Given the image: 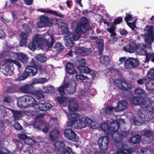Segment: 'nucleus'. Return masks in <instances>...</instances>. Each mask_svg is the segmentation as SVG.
I'll return each mask as SVG.
<instances>
[{
    "mask_svg": "<svg viewBox=\"0 0 154 154\" xmlns=\"http://www.w3.org/2000/svg\"><path fill=\"white\" fill-rule=\"evenodd\" d=\"M125 123L124 120L122 119L115 120L111 119L110 121L108 120L101 123L99 125L100 128L105 133L107 134H112L114 140L117 142L116 146L118 150L116 154H127L131 153L132 151L131 149L127 150L125 149L126 146L122 143L118 142L122 139L120 136H118L116 133H113L117 131L119 124Z\"/></svg>",
    "mask_w": 154,
    "mask_h": 154,
    "instance_id": "f257e3e1",
    "label": "nucleus"
},
{
    "mask_svg": "<svg viewBox=\"0 0 154 154\" xmlns=\"http://www.w3.org/2000/svg\"><path fill=\"white\" fill-rule=\"evenodd\" d=\"M67 116L69 120L67 124L69 127L72 126L73 124L75 128L79 129L87 126L93 129H96L98 127V124L97 122L92 121L88 118L82 117L77 113H68Z\"/></svg>",
    "mask_w": 154,
    "mask_h": 154,
    "instance_id": "f03ea898",
    "label": "nucleus"
},
{
    "mask_svg": "<svg viewBox=\"0 0 154 154\" xmlns=\"http://www.w3.org/2000/svg\"><path fill=\"white\" fill-rule=\"evenodd\" d=\"M81 23L77 24L75 32L73 33H70L65 37V40L66 41V44L68 47H72L73 45V40L76 41L79 40L82 33V29L86 30L88 25L86 18L82 17L81 19Z\"/></svg>",
    "mask_w": 154,
    "mask_h": 154,
    "instance_id": "7ed1b4c3",
    "label": "nucleus"
},
{
    "mask_svg": "<svg viewBox=\"0 0 154 154\" xmlns=\"http://www.w3.org/2000/svg\"><path fill=\"white\" fill-rule=\"evenodd\" d=\"M54 42L52 35L46 34L45 38H43L42 35H36L33 37V42L29 44L28 47L30 50L34 51L36 48L41 46L43 44L50 48L53 45Z\"/></svg>",
    "mask_w": 154,
    "mask_h": 154,
    "instance_id": "20e7f679",
    "label": "nucleus"
},
{
    "mask_svg": "<svg viewBox=\"0 0 154 154\" xmlns=\"http://www.w3.org/2000/svg\"><path fill=\"white\" fill-rule=\"evenodd\" d=\"M13 63L16 65L19 68L21 67V64L18 61L12 59L7 60L0 66V75H1V73H2L5 75H11L13 71Z\"/></svg>",
    "mask_w": 154,
    "mask_h": 154,
    "instance_id": "39448f33",
    "label": "nucleus"
},
{
    "mask_svg": "<svg viewBox=\"0 0 154 154\" xmlns=\"http://www.w3.org/2000/svg\"><path fill=\"white\" fill-rule=\"evenodd\" d=\"M18 107L20 108H27L32 107L35 109L34 106H36V100L32 97L29 96H24L19 98L17 102Z\"/></svg>",
    "mask_w": 154,
    "mask_h": 154,
    "instance_id": "423d86ee",
    "label": "nucleus"
},
{
    "mask_svg": "<svg viewBox=\"0 0 154 154\" xmlns=\"http://www.w3.org/2000/svg\"><path fill=\"white\" fill-rule=\"evenodd\" d=\"M57 101L60 103H63L65 106H68L70 112L77 111L79 107L76 102L72 98H67L65 97H58L56 98Z\"/></svg>",
    "mask_w": 154,
    "mask_h": 154,
    "instance_id": "0eeeda50",
    "label": "nucleus"
},
{
    "mask_svg": "<svg viewBox=\"0 0 154 154\" xmlns=\"http://www.w3.org/2000/svg\"><path fill=\"white\" fill-rule=\"evenodd\" d=\"M57 101L60 103H63L65 106H68L70 112L77 111L79 107L76 102L72 98H67L65 97H58L56 98Z\"/></svg>",
    "mask_w": 154,
    "mask_h": 154,
    "instance_id": "6e6552de",
    "label": "nucleus"
},
{
    "mask_svg": "<svg viewBox=\"0 0 154 154\" xmlns=\"http://www.w3.org/2000/svg\"><path fill=\"white\" fill-rule=\"evenodd\" d=\"M38 69L40 71L42 70V66L38 65L35 67L31 66H27L25 69L23 75L20 76L16 80L21 81L25 79L29 75L34 76L37 73Z\"/></svg>",
    "mask_w": 154,
    "mask_h": 154,
    "instance_id": "1a4fd4ad",
    "label": "nucleus"
},
{
    "mask_svg": "<svg viewBox=\"0 0 154 154\" xmlns=\"http://www.w3.org/2000/svg\"><path fill=\"white\" fill-rule=\"evenodd\" d=\"M63 142L58 141L54 145V149L59 154H76L73 152L71 149L67 146L64 147Z\"/></svg>",
    "mask_w": 154,
    "mask_h": 154,
    "instance_id": "9d476101",
    "label": "nucleus"
},
{
    "mask_svg": "<svg viewBox=\"0 0 154 154\" xmlns=\"http://www.w3.org/2000/svg\"><path fill=\"white\" fill-rule=\"evenodd\" d=\"M146 30L147 31V33L142 35L145 39L146 46L147 47H149L154 40L152 35V26L147 27Z\"/></svg>",
    "mask_w": 154,
    "mask_h": 154,
    "instance_id": "9b49d317",
    "label": "nucleus"
},
{
    "mask_svg": "<svg viewBox=\"0 0 154 154\" xmlns=\"http://www.w3.org/2000/svg\"><path fill=\"white\" fill-rule=\"evenodd\" d=\"M113 82L114 85L119 89L123 91H127L131 89L132 88V86L131 85L127 84L125 82L119 79L114 80Z\"/></svg>",
    "mask_w": 154,
    "mask_h": 154,
    "instance_id": "f8f14e48",
    "label": "nucleus"
},
{
    "mask_svg": "<svg viewBox=\"0 0 154 154\" xmlns=\"http://www.w3.org/2000/svg\"><path fill=\"white\" fill-rule=\"evenodd\" d=\"M139 64L138 60L137 59L131 57L128 59L124 63L125 68L128 69L137 67Z\"/></svg>",
    "mask_w": 154,
    "mask_h": 154,
    "instance_id": "ddd939ff",
    "label": "nucleus"
},
{
    "mask_svg": "<svg viewBox=\"0 0 154 154\" xmlns=\"http://www.w3.org/2000/svg\"><path fill=\"white\" fill-rule=\"evenodd\" d=\"M31 115L32 116H36L35 122V125H37V128H40L42 125L45 126V123L42 120V118L44 116V115L40 113L38 115V112L36 110H35L31 112Z\"/></svg>",
    "mask_w": 154,
    "mask_h": 154,
    "instance_id": "4468645a",
    "label": "nucleus"
},
{
    "mask_svg": "<svg viewBox=\"0 0 154 154\" xmlns=\"http://www.w3.org/2000/svg\"><path fill=\"white\" fill-rule=\"evenodd\" d=\"M40 21L38 23L37 26L41 28L44 26H50L53 23V20L46 17L42 16L40 17Z\"/></svg>",
    "mask_w": 154,
    "mask_h": 154,
    "instance_id": "2eb2a0df",
    "label": "nucleus"
},
{
    "mask_svg": "<svg viewBox=\"0 0 154 154\" xmlns=\"http://www.w3.org/2000/svg\"><path fill=\"white\" fill-rule=\"evenodd\" d=\"M10 54L11 57L17 59L23 63H26L28 62V58L27 56L23 53L11 52Z\"/></svg>",
    "mask_w": 154,
    "mask_h": 154,
    "instance_id": "dca6fc26",
    "label": "nucleus"
},
{
    "mask_svg": "<svg viewBox=\"0 0 154 154\" xmlns=\"http://www.w3.org/2000/svg\"><path fill=\"white\" fill-rule=\"evenodd\" d=\"M109 141L108 137L106 136H101L98 140V146L100 147H102L103 149H106L108 148V144Z\"/></svg>",
    "mask_w": 154,
    "mask_h": 154,
    "instance_id": "f3484780",
    "label": "nucleus"
},
{
    "mask_svg": "<svg viewBox=\"0 0 154 154\" xmlns=\"http://www.w3.org/2000/svg\"><path fill=\"white\" fill-rule=\"evenodd\" d=\"M140 112H142L141 114H140L139 112V115L140 116V117L142 119V120L145 121H149L152 119L153 116L152 115V114L151 113V112L148 111V112L146 109H141L140 110Z\"/></svg>",
    "mask_w": 154,
    "mask_h": 154,
    "instance_id": "a211bd4d",
    "label": "nucleus"
},
{
    "mask_svg": "<svg viewBox=\"0 0 154 154\" xmlns=\"http://www.w3.org/2000/svg\"><path fill=\"white\" fill-rule=\"evenodd\" d=\"M107 31L110 33V38L109 41L111 44H113L117 40L116 36V34L115 32V26L112 25L110 27L107 29Z\"/></svg>",
    "mask_w": 154,
    "mask_h": 154,
    "instance_id": "6ab92c4d",
    "label": "nucleus"
},
{
    "mask_svg": "<svg viewBox=\"0 0 154 154\" xmlns=\"http://www.w3.org/2000/svg\"><path fill=\"white\" fill-rule=\"evenodd\" d=\"M64 136L68 139L74 141L76 136L75 132L71 129H66L64 133Z\"/></svg>",
    "mask_w": 154,
    "mask_h": 154,
    "instance_id": "aec40b11",
    "label": "nucleus"
},
{
    "mask_svg": "<svg viewBox=\"0 0 154 154\" xmlns=\"http://www.w3.org/2000/svg\"><path fill=\"white\" fill-rule=\"evenodd\" d=\"M34 107L35 109H39L41 110L45 111L51 108L52 106L49 103H40L38 104H37L36 106H35Z\"/></svg>",
    "mask_w": 154,
    "mask_h": 154,
    "instance_id": "412c9836",
    "label": "nucleus"
},
{
    "mask_svg": "<svg viewBox=\"0 0 154 154\" xmlns=\"http://www.w3.org/2000/svg\"><path fill=\"white\" fill-rule=\"evenodd\" d=\"M127 107V103L124 100H122L119 102L116 107L115 108L116 112H119L125 109Z\"/></svg>",
    "mask_w": 154,
    "mask_h": 154,
    "instance_id": "4be33fe9",
    "label": "nucleus"
},
{
    "mask_svg": "<svg viewBox=\"0 0 154 154\" xmlns=\"http://www.w3.org/2000/svg\"><path fill=\"white\" fill-rule=\"evenodd\" d=\"M9 112L13 113V110L8 108H5L3 106H0V118L2 119L4 118L7 115V112L9 113Z\"/></svg>",
    "mask_w": 154,
    "mask_h": 154,
    "instance_id": "5701e85b",
    "label": "nucleus"
},
{
    "mask_svg": "<svg viewBox=\"0 0 154 154\" xmlns=\"http://www.w3.org/2000/svg\"><path fill=\"white\" fill-rule=\"evenodd\" d=\"M75 52L78 54H81L82 55H88L91 53V50L90 49L85 48L82 47L77 48Z\"/></svg>",
    "mask_w": 154,
    "mask_h": 154,
    "instance_id": "b1692460",
    "label": "nucleus"
},
{
    "mask_svg": "<svg viewBox=\"0 0 154 154\" xmlns=\"http://www.w3.org/2000/svg\"><path fill=\"white\" fill-rule=\"evenodd\" d=\"M124 50L130 53H133L137 49V46L134 43H130L123 48Z\"/></svg>",
    "mask_w": 154,
    "mask_h": 154,
    "instance_id": "393cba45",
    "label": "nucleus"
},
{
    "mask_svg": "<svg viewBox=\"0 0 154 154\" xmlns=\"http://www.w3.org/2000/svg\"><path fill=\"white\" fill-rule=\"evenodd\" d=\"M145 85L146 90L150 93L154 94V80H149Z\"/></svg>",
    "mask_w": 154,
    "mask_h": 154,
    "instance_id": "a878e982",
    "label": "nucleus"
},
{
    "mask_svg": "<svg viewBox=\"0 0 154 154\" xmlns=\"http://www.w3.org/2000/svg\"><path fill=\"white\" fill-rule=\"evenodd\" d=\"M20 45L22 46L25 45L27 44L28 37L27 32H21L20 35Z\"/></svg>",
    "mask_w": 154,
    "mask_h": 154,
    "instance_id": "bb28decb",
    "label": "nucleus"
},
{
    "mask_svg": "<svg viewBox=\"0 0 154 154\" xmlns=\"http://www.w3.org/2000/svg\"><path fill=\"white\" fill-rule=\"evenodd\" d=\"M38 10L42 12L48 13L50 14H54L60 17H64L63 15L60 14L59 12L51 10L41 9H38Z\"/></svg>",
    "mask_w": 154,
    "mask_h": 154,
    "instance_id": "cd10ccee",
    "label": "nucleus"
},
{
    "mask_svg": "<svg viewBox=\"0 0 154 154\" xmlns=\"http://www.w3.org/2000/svg\"><path fill=\"white\" fill-rule=\"evenodd\" d=\"M111 61V58L108 56L102 55L100 58V63L104 65L109 64Z\"/></svg>",
    "mask_w": 154,
    "mask_h": 154,
    "instance_id": "c85d7f7f",
    "label": "nucleus"
},
{
    "mask_svg": "<svg viewBox=\"0 0 154 154\" xmlns=\"http://www.w3.org/2000/svg\"><path fill=\"white\" fill-rule=\"evenodd\" d=\"M135 94L138 97L143 99L146 97V94L143 90L140 88H137L135 91Z\"/></svg>",
    "mask_w": 154,
    "mask_h": 154,
    "instance_id": "c756f323",
    "label": "nucleus"
},
{
    "mask_svg": "<svg viewBox=\"0 0 154 154\" xmlns=\"http://www.w3.org/2000/svg\"><path fill=\"white\" fill-rule=\"evenodd\" d=\"M67 72L70 74H73L76 73L77 71L75 69L73 65L70 63H67L66 66Z\"/></svg>",
    "mask_w": 154,
    "mask_h": 154,
    "instance_id": "7c9ffc66",
    "label": "nucleus"
},
{
    "mask_svg": "<svg viewBox=\"0 0 154 154\" xmlns=\"http://www.w3.org/2000/svg\"><path fill=\"white\" fill-rule=\"evenodd\" d=\"M145 100L138 97H134L132 100L133 104L136 105L145 104Z\"/></svg>",
    "mask_w": 154,
    "mask_h": 154,
    "instance_id": "2f4dec72",
    "label": "nucleus"
},
{
    "mask_svg": "<svg viewBox=\"0 0 154 154\" xmlns=\"http://www.w3.org/2000/svg\"><path fill=\"white\" fill-rule=\"evenodd\" d=\"M20 90L23 92L32 94L30 85H26L22 86L20 88Z\"/></svg>",
    "mask_w": 154,
    "mask_h": 154,
    "instance_id": "473e14b6",
    "label": "nucleus"
},
{
    "mask_svg": "<svg viewBox=\"0 0 154 154\" xmlns=\"http://www.w3.org/2000/svg\"><path fill=\"white\" fill-rule=\"evenodd\" d=\"M60 132L57 130L52 131L50 134V137L52 140H56L59 136Z\"/></svg>",
    "mask_w": 154,
    "mask_h": 154,
    "instance_id": "72a5a7b5",
    "label": "nucleus"
},
{
    "mask_svg": "<svg viewBox=\"0 0 154 154\" xmlns=\"http://www.w3.org/2000/svg\"><path fill=\"white\" fill-rule=\"evenodd\" d=\"M43 89L45 93L49 94L52 93L55 91L54 87L51 85L44 87Z\"/></svg>",
    "mask_w": 154,
    "mask_h": 154,
    "instance_id": "f704fd0d",
    "label": "nucleus"
},
{
    "mask_svg": "<svg viewBox=\"0 0 154 154\" xmlns=\"http://www.w3.org/2000/svg\"><path fill=\"white\" fill-rule=\"evenodd\" d=\"M115 108L111 105H107L104 107L102 111L104 113L106 114H109L111 113L113 109Z\"/></svg>",
    "mask_w": 154,
    "mask_h": 154,
    "instance_id": "c9c22d12",
    "label": "nucleus"
},
{
    "mask_svg": "<svg viewBox=\"0 0 154 154\" xmlns=\"http://www.w3.org/2000/svg\"><path fill=\"white\" fill-rule=\"evenodd\" d=\"M141 137L139 135L133 137L129 140L130 143H137L140 141Z\"/></svg>",
    "mask_w": 154,
    "mask_h": 154,
    "instance_id": "e433bc0d",
    "label": "nucleus"
},
{
    "mask_svg": "<svg viewBox=\"0 0 154 154\" xmlns=\"http://www.w3.org/2000/svg\"><path fill=\"white\" fill-rule=\"evenodd\" d=\"M78 69L81 73H89L91 71V70L89 68L84 66H79Z\"/></svg>",
    "mask_w": 154,
    "mask_h": 154,
    "instance_id": "4c0bfd02",
    "label": "nucleus"
},
{
    "mask_svg": "<svg viewBox=\"0 0 154 154\" xmlns=\"http://www.w3.org/2000/svg\"><path fill=\"white\" fill-rule=\"evenodd\" d=\"M150 60L154 62V54L153 53H149L146 54V59L145 62H148Z\"/></svg>",
    "mask_w": 154,
    "mask_h": 154,
    "instance_id": "58836bf2",
    "label": "nucleus"
},
{
    "mask_svg": "<svg viewBox=\"0 0 154 154\" xmlns=\"http://www.w3.org/2000/svg\"><path fill=\"white\" fill-rule=\"evenodd\" d=\"M152 133L149 131H145L144 133V135L146 137V143H148L151 142L150 140V136H151Z\"/></svg>",
    "mask_w": 154,
    "mask_h": 154,
    "instance_id": "ea45409f",
    "label": "nucleus"
},
{
    "mask_svg": "<svg viewBox=\"0 0 154 154\" xmlns=\"http://www.w3.org/2000/svg\"><path fill=\"white\" fill-rule=\"evenodd\" d=\"M96 42L98 45V46L100 51H101L103 48V39H98L96 41Z\"/></svg>",
    "mask_w": 154,
    "mask_h": 154,
    "instance_id": "a19ab883",
    "label": "nucleus"
},
{
    "mask_svg": "<svg viewBox=\"0 0 154 154\" xmlns=\"http://www.w3.org/2000/svg\"><path fill=\"white\" fill-rule=\"evenodd\" d=\"M141 47L138 48L137 49V52L139 55H144L146 54V51L144 49V47L143 45L140 46Z\"/></svg>",
    "mask_w": 154,
    "mask_h": 154,
    "instance_id": "79ce46f5",
    "label": "nucleus"
},
{
    "mask_svg": "<svg viewBox=\"0 0 154 154\" xmlns=\"http://www.w3.org/2000/svg\"><path fill=\"white\" fill-rule=\"evenodd\" d=\"M68 84H63V85L60 86L58 88V91L61 95L64 94L65 89L68 87Z\"/></svg>",
    "mask_w": 154,
    "mask_h": 154,
    "instance_id": "37998d69",
    "label": "nucleus"
},
{
    "mask_svg": "<svg viewBox=\"0 0 154 154\" xmlns=\"http://www.w3.org/2000/svg\"><path fill=\"white\" fill-rule=\"evenodd\" d=\"M62 21L61 19H59L57 20V25L61 27L62 29H63V28L64 30L66 31L68 29V28L67 25L66 24H65L64 23L62 22Z\"/></svg>",
    "mask_w": 154,
    "mask_h": 154,
    "instance_id": "c03bdc74",
    "label": "nucleus"
},
{
    "mask_svg": "<svg viewBox=\"0 0 154 154\" xmlns=\"http://www.w3.org/2000/svg\"><path fill=\"white\" fill-rule=\"evenodd\" d=\"M11 113L13 114L14 116L15 120H17L18 119L22 116V114L21 112L20 111H16L14 112L13 111V113H11V112H9V114Z\"/></svg>",
    "mask_w": 154,
    "mask_h": 154,
    "instance_id": "a18cd8bd",
    "label": "nucleus"
},
{
    "mask_svg": "<svg viewBox=\"0 0 154 154\" xmlns=\"http://www.w3.org/2000/svg\"><path fill=\"white\" fill-rule=\"evenodd\" d=\"M35 94L37 99L42 98L45 97L42 90L36 91Z\"/></svg>",
    "mask_w": 154,
    "mask_h": 154,
    "instance_id": "49530a36",
    "label": "nucleus"
},
{
    "mask_svg": "<svg viewBox=\"0 0 154 154\" xmlns=\"http://www.w3.org/2000/svg\"><path fill=\"white\" fill-rule=\"evenodd\" d=\"M148 77L151 79H154V68L151 69L147 74Z\"/></svg>",
    "mask_w": 154,
    "mask_h": 154,
    "instance_id": "de8ad7c7",
    "label": "nucleus"
},
{
    "mask_svg": "<svg viewBox=\"0 0 154 154\" xmlns=\"http://www.w3.org/2000/svg\"><path fill=\"white\" fill-rule=\"evenodd\" d=\"M36 58L41 62H44L47 60V58L43 54H39L36 57Z\"/></svg>",
    "mask_w": 154,
    "mask_h": 154,
    "instance_id": "09e8293b",
    "label": "nucleus"
},
{
    "mask_svg": "<svg viewBox=\"0 0 154 154\" xmlns=\"http://www.w3.org/2000/svg\"><path fill=\"white\" fill-rule=\"evenodd\" d=\"M25 142L27 144L31 145L36 143V141L28 137L27 139L25 140Z\"/></svg>",
    "mask_w": 154,
    "mask_h": 154,
    "instance_id": "8fccbe9b",
    "label": "nucleus"
},
{
    "mask_svg": "<svg viewBox=\"0 0 154 154\" xmlns=\"http://www.w3.org/2000/svg\"><path fill=\"white\" fill-rule=\"evenodd\" d=\"M147 78H143V79H139L137 81V83L140 85H142L144 84H146L149 81Z\"/></svg>",
    "mask_w": 154,
    "mask_h": 154,
    "instance_id": "3c124183",
    "label": "nucleus"
},
{
    "mask_svg": "<svg viewBox=\"0 0 154 154\" xmlns=\"http://www.w3.org/2000/svg\"><path fill=\"white\" fill-rule=\"evenodd\" d=\"M54 47L58 51H61L63 49V47L60 43H57Z\"/></svg>",
    "mask_w": 154,
    "mask_h": 154,
    "instance_id": "603ef678",
    "label": "nucleus"
},
{
    "mask_svg": "<svg viewBox=\"0 0 154 154\" xmlns=\"http://www.w3.org/2000/svg\"><path fill=\"white\" fill-rule=\"evenodd\" d=\"M75 77L77 79L80 80H83L87 79V76L82 74L76 75Z\"/></svg>",
    "mask_w": 154,
    "mask_h": 154,
    "instance_id": "864d4df0",
    "label": "nucleus"
},
{
    "mask_svg": "<svg viewBox=\"0 0 154 154\" xmlns=\"http://www.w3.org/2000/svg\"><path fill=\"white\" fill-rule=\"evenodd\" d=\"M14 128L17 130H21L23 128L17 122H15L14 124Z\"/></svg>",
    "mask_w": 154,
    "mask_h": 154,
    "instance_id": "5fc2aeb1",
    "label": "nucleus"
},
{
    "mask_svg": "<svg viewBox=\"0 0 154 154\" xmlns=\"http://www.w3.org/2000/svg\"><path fill=\"white\" fill-rule=\"evenodd\" d=\"M150 149L149 148H143L142 149L141 151L142 153L145 154H148L150 152Z\"/></svg>",
    "mask_w": 154,
    "mask_h": 154,
    "instance_id": "6e6d98bb",
    "label": "nucleus"
},
{
    "mask_svg": "<svg viewBox=\"0 0 154 154\" xmlns=\"http://www.w3.org/2000/svg\"><path fill=\"white\" fill-rule=\"evenodd\" d=\"M122 18L121 17H118L115 20L114 23L115 25L119 24L122 21Z\"/></svg>",
    "mask_w": 154,
    "mask_h": 154,
    "instance_id": "4d7b16f0",
    "label": "nucleus"
},
{
    "mask_svg": "<svg viewBox=\"0 0 154 154\" xmlns=\"http://www.w3.org/2000/svg\"><path fill=\"white\" fill-rule=\"evenodd\" d=\"M19 138L21 139L24 140V142H25V140L27 139L28 137L24 134H18Z\"/></svg>",
    "mask_w": 154,
    "mask_h": 154,
    "instance_id": "13d9d810",
    "label": "nucleus"
},
{
    "mask_svg": "<svg viewBox=\"0 0 154 154\" xmlns=\"http://www.w3.org/2000/svg\"><path fill=\"white\" fill-rule=\"evenodd\" d=\"M48 79L44 78H39V84H43L45 82H48Z\"/></svg>",
    "mask_w": 154,
    "mask_h": 154,
    "instance_id": "bf43d9fd",
    "label": "nucleus"
},
{
    "mask_svg": "<svg viewBox=\"0 0 154 154\" xmlns=\"http://www.w3.org/2000/svg\"><path fill=\"white\" fill-rule=\"evenodd\" d=\"M79 66H84L85 65L86 62L84 59H81L79 61Z\"/></svg>",
    "mask_w": 154,
    "mask_h": 154,
    "instance_id": "052dcab7",
    "label": "nucleus"
},
{
    "mask_svg": "<svg viewBox=\"0 0 154 154\" xmlns=\"http://www.w3.org/2000/svg\"><path fill=\"white\" fill-rule=\"evenodd\" d=\"M5 47V49L7 51H9L13 48V46L12 45H9L8 44L6 45Z\"/></svg>",
    "mask_w": 154,
    "mask_h": 154,
    "instance_id": "680f3d73",
    "label": "nucleus"
},
{
    "mask_svg": "<svg viewBox=\"0 0 154 154\" xmlns=\"http://www.w3.org/2000/svg\"><path fill=\"white\" fill-rule=\"evenodd\" d=\"M128 25L132 29H134L136 27V26L135 24V23H129L127 22V23Z\"/></svg>",
    "mask_w": 154,
    "mask_h": 154,
    "instance_id": "e2e57ef3",
    "label": "nucleus"
},
{
    "mask_svg": "<svg viewBox=\"0 0 154 154\" xmlns=\"http://www.w3.org/2000/svg\"><path fill=\"white\" fill-rule=\"evenodd\" d=\"M8 150L4 148L0 149V154H7L8 153Z\"/></svg>",
    "mask_w": 154,
    "mask_h": 154,
    "instance_id": "0e129e2a",
    "label": "nucleus"
},
{
    "mask_svg": "<svg viewBox=\"0 0 154 154\" xmlns=\"http://www.w3.org/2000/svg\"><path fill=\"white\" fill-rule=\"evenodd\" d=\"M132 16L130 14L128 15L125 18V20L127 22H128V21L129 20H131L132 19Z\"/></svg>",
    "mask_w": 154,
    "mask_h": 154,
    "instance_id": "69168bd1",
    "label": "nucleus"
},
{
    "mask_svg": "<svg viewBox=\"0 0 154 154\" xmlns=\"http://www.w3.org/2000/svg\"><path fill=\"white\" fill-rule=\"evenodd\" d=\"M25 4L28 5H32L33 0H23Z\"/></svg>",
    "mask_w": 154,
    "mask_h": 154,
    "instance_id": "338daca9",
    "label": "nucleus"
},
{
    "mask_svg": "<svg viewBox=\"0 0 154 154\" xmlns=\"http://www.w3.org/2000/svg\"><path fill=\"white\" fill-rule=\"evenodd\" d=\"M36 84H39V78H35L33 80L32 85H33Z\"/></svg>",
    "mask_w": 154,
    "mask_h": 154,
    "instance_id": "774afa93",
    "label": "nucleus"
}]
</instances>
